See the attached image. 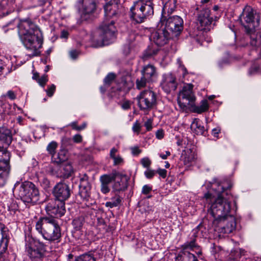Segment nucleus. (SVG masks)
I'll use <instances>...</instances> for the list:
<instances>
[{
  "label": "nucleus",
  "mask_w": 261,
  "mask_h": 261,
  "mask_svg": "<svg viewBox=\"0 0 261 261\" xmlns=\"http://www.w3.org/2000/svg\"><path fill=\"white\" fill-rule=\"evenodd\" d=\"M205 186L207 189H212L214 192L213 193L209 191L204 196L205 200L204 206L207 208L208 214L214 218L213 224L225 222L230 212L232 195L217 178L206 183Z\"/></svg>",
  "instance_id": "obj_1"
},
{
  "label": "nucleus",
  "mask_w": 261,
  "mask_h": 261,
  "mask_svg": "<svg viewBox=\"0 0 261 261\" xmlns=\"http://www.w3.org/2000/svg\"><path fill=\"white\" fill-rule=\"evenodd\" d=\"M45 210L50 217H40L36 223L35 229L48 243H59L61 238V228L54 217L60 218L65 214L64 203L51 200L46 205Z\"/></svg>",
  "instance_id": "obj_2"
},
{
  "label": "nucleus",
  "mask_w": 261,
  "mask_h": 261,
  "mask_svg": "<svg viewBox=\"0 0 261 261\" xmlns=\"http://www.w3.org/2000/svg\"><path fill=\"white\" fill-rule=\"evenodd\" d=\"M118 0H110L104 6L105 19L100 25L93 37L96 47L108 45L113 42L116 38L115 21L110 18L117 15Z\"/></svg>",
  "instance_id": "obj_3"
},
{
  "label": "nucleus",
  "mask_w": 261,
  "mask_h": 261,
  "mask_svg": "<svg viewBox=\"0 0 261 261\" xmlns=\"http://www.w3.org/2000/svg\"><path fill=\"white\" fill-rule=\"evenodd\" d=\"M20 39L27 50L28 56L33 58L40 56L39 49L42 47L43 39L39 28L30 19L20 21L18 25Z\"/></svg>",
  "instance_id": "obj_4"
},
{
  "label": "nucleus",
  "mask_w": 261,
  "mask_h": 261,
  "mask_svg": "<svg viewBox=\"0 0 261 261\" xmlns=\"http://www.w3.org/2000/svg\"><path fill=\"white\" fill-rule=\"evenodd\" d=\"M254 14V10L250 6H246L240 16L245 29V34L240 41L241 46L248 47L252 51H256L259 47L261 44V35L255 31L254 27L250 28L248 25H245L243 20L247 24L252 23Z\"/></svg>",
  "instance_id": "obj_5"
},
{
  "label": "nucleus",
  "mask_w": 261,
  "mask_h": 261,
  "mask_svg": "<svg viewBox=\"0 0 261 261\" xmlns=\"http://www.w3.org/2000/svg\"><path fill=\"white\" fill-rule=\"evenodd\" d=\"M14 192L26 204H34L39 199V192L35 185L31 181L17 182L14 187Z\"/></svg>",
  "instance_id": "obj_6"
},
{
  "label": "nucleus",
  "mask_w": 261,
  "mask_h": 261,
  "mask_svg": "<svg viewBox=\"0 0 261 261\" xmlns=\"http://www.w3.org/2000/svg\"><path fill=\"white\" fill-rule=\"evenodd\" d=\"M130 18L138 23L153 15V4L150 0H138L130 8Z\"/></svg>",
  "instance_id": "obj_7"
},
{
  "label": "nucleus",
  "mask_w": 261,
  "mask_h": 261,
  "mask_svg": "<svg viewBox=\"0 0 261 261\" xmlns=\"http://www.w3.org/2000/svg\"><path fill=\"white\" fill-rule=\"evenodd\" d=\"M47 245L30 236L25 238V251L33 261H40L46 255Z\"/></svg>",
  "instance_id": "obj_8"
},
{
  "label": "nucleus",
  "mask_w": 261,
  "mask_h": 261,
  "mask_svg": "<svg viewBox=\"0 0 261 261\" xmlns=\"http://www.w3.org/2000/svg\"><path fill=\"white\" fill-rule=\"evenodd\" d=\"M164 28L173 36H178L184 29V20L181 17L177 15L172 16L161 17L158 27Z\"/></svg>",
  "instance_id": "obj_9"
},
{
  "label": "nucleus",
  "mask_w": 261,
  "mask_h": 261,
  "mask_svg": "<svg viewBox=\"0 0 261 261\" xmlns=\"http://www.w3.org/2000/svg\"><path fill=\"white\" fill-rule=\"evenodd\" d=\"M74 7L83 20H87L95 12L96 0H77Z\"/></svg>",
  "instance_id": "obj_10"
},
{
  "label": "nucleus",
  "mask_w": 261,
  "mask_h": 261,
  "mask_svg": "<svg viewBox=\"0 0 261 261\" xmlns=\"http://www.w3.org/2000/svg\"><path fill=\"white\" fill-rule=\"evenodd\" d=\"M137 99L138 106L141 110H150L156 105V94L150 89L145 90L137 96Z\"/></svg>",
  "instance_id": "obj_11"
},
{
  "label": "nucleus",
  "mask_w": 261,
  "mask_h": 261,
  "mask_svg": "<svg viewBox=\"0 0 261 261\" xmlns=\"http://www.w3.org/2000/svg\"><path fill=\"white\" fill-rule=\"evenodd\" d=\"M193 85L192 84H188L185 85L182 91L179 93L177 99V102L179 107L185 110L188 106H190L191 103L195 100V96L193 92Z\"/></svg>",
  "instance_id": "obj_12"
},
{
  "label": "nucleus",
  "mask_w": 261,
  "mask_h": 261,
  "mask_svg": "<svg viewBox=\"0 0 261 261\" xmlns=\"http://www.w3.org/2000/svg\"><path fill=\"white\" fill-rule=\"evenodd\" d=\"M213 17L210 16L209 9H204L200 11L198 16L197 25L198 29L200 31H210L212 28Z\"/></svg>",
  "instance_id": "obj_13"
},
{
  "label": "nucleus",
  "mask_w": 261,
  "mask_h": 261,
  "mask_svg": "<svg viewBox=\"0 0 261 261\" xmlns=\"http://www.w3.org/2000/svg\"><path fill=\"white\" fill-rule=\"evenodd\" d=\"M174 37L164 27L151 34L150 39L158 46H163Z\"/></svg>",
  "instance_id": "obj_14"
},
{
  "label": "nucleus",
  "mask_w": 261,
  "mask_h": 261,
  "mask_svg": "<svg viewBox=\"0 0 261 261\" xmlns=\"http://www.w3.org/2000/svg\"><path fill=\"white\" fill-rule=\"evenodd\" d=\"M53 194L56 200L64 202L70 196V189L69 186L64 182H59L54 187Z\"/></svg>",
  "instance_id": "obj_15"
},
{
  "label": "nucleus",
  "mask_w": 261,
  "mask_h": 261,
  "mask_svg": "<svg viewBox=\"0 0 261 261\" xmlns=\"http://www.w3.org/2000/svg\"><path fill=\"white\" fill-rule=\"evenodd\" d=\"M162 89L166 93L175 91L177 88L175 76L171 73L164 74L160 83Z\"/></svg>",
  "instance_id": "obj_16"
},
{
  "label": "nucleus",
  "mask_w": 261,
  "mask_h": 261,
  "mask_svg": "<svg viewBox=\"0 0 261 261\" xmlns=\"http://www.w3.org/2000/svg\"><path fill=\"white\" fill-rule=\"evenodd\" d=\"M216 227H219L220 232L223 233H230L236 228V221L234 218L229 215L227 216L225 222L222 221L218 224H215Z\"/></svg>",
  "instance_id": "obj_17"
},
{
  "label": "nucleus",
  "mask_w": 261,
  "mask_h": 261,
  "mask_svg": "<svg viewBox=\"0 0 261 261\" xmlns=\"http://www.w3.org/2000/svg\"><path fill=\"white\" fill-rule=\"evenodd\" d=\"M11 153L7 150H0V172L10 173Z\"/></svg>",
  "instance_id": "obj_18"
},
{
  "label": "nucleus",
  "mask_w": 261,
  "mask_h": 261,
  "mask_svg": "<svg viewBox=\"0 0 261 261\" xmlns=\"http://www.w3.org/2000/svg\"><path fill=\"white\" fill-rule=\"evenodd\" d=\"M117 177V174H103L99 178L101 192L106 194L110 191V184Z\"/></svg>",
  "instance_id": "obj_19"
},
{
  "label": "nucleus",
  "mask_w": 261,
  "mask_h": 261,
  "mask_svg": "<svg viewBox=\"0 0 261 261\" xmlns=\"http://www.w3.org/2000/svg\"><path fill=\"white\" fill-rule=\"evenodd\" d=\"M117 176L119 177V180H116L113 184L112 193L123 191L127 189L128 186L127 177L126 175L117 173Z\"/></svg>",
  "instance_id": "obj_20"
},
{
  "label": "nucleus",
  "mask_w": 261,
  "mask_h": 261,
  "mask_svg": "<svg viewBox=\"0 0 261 261\" xmlns=\"http://www.w3.org/2000/svg\"><path fill=\"white\" fill-rule=\"evenodd\" d=\"M11 132H0V150H7L8 147L12 142Z\"/></svg>",
  "instance_id": "obj_21"
},
{
  "label": "nucleus",
  "mask_w": 261,
  "mask_h": 261,
  "mask_svg": "<svg viewBox=\"0 0 261 261\" xmlns=\"http://www.w3.org/2000/svg\"><path fill=\"white\" fill-rule=\"evenodd\" d=\"M2 238L0 241V247H2V250H7L9 240V230L4 224L1 223L0 226Z\"/></svg>",
  "instance_id": "obj_22"
},
{
  "label": "nucleus",
  "mask_w": 261,
  "mask_h": 261,
  "mask_svg": "<svg viewBox=\"0 0 261 261\" xmlns=\"http://www.w3.org/2000/svg\"><path fill=\"white\" fill-rule=\"evenodd\" d=\"M177 0H168L164 4L161 17L169 16L175 10L176 7Z\"/></svg>",
  "instance_id": "obj_23"
},
{
  "label": "nucleus",
  "mask_w": 261,
  "mask_h": 261,
  "mask_svg": "<svg viewBox=\"0 0 261 261\" xmlns=\"http://www.w3.org/2000/svg\"><path fill=\"white\" fill-rule=\"evenodd\" d=\"M181 158L185 165L190 166L195 162L196 159V154L192 149H188L184 151Z\"/></svg>",
  "instance_id": "obj_24"
},
{
  "label": "nucleus",
  "mask_w": 261,
  "mask_h": 261,
  "mask_svg": "<svg viewBox=\"0 0 261 261\" xmlns=\"http://www.w3.org/2000/svg\"><path fill=\"white\" fill-rule=\"evenodd\" d=\"M141 73L147 80L151 81L153 78L157 76L156 68L153 65L151 64H148L144 66L141 71Z\"/></svg>",
  "instance_id": "obj_25"
},
{
  "label": "nucleus",
  "mask_w": 261,
  "mask_h": 261,
  "mask_svg": "<svg viewBox=\"0 0 261 261\" xmlns=\"http://www.w3.org/2000/svg\"><path fill=\"white\" fill-rule=\"evenodd\" d=\"M190 108L192 112L201 114L207 111L209 108L208 101L206 99L201 101L199 106H196L194 102L191 103Z\"/></svg>",
  "instance_id": "obj_26"
},
{
  "label": "nucleus",
  "mask_w": 261,
  "mask_h": 261,
  "mask_svg": "<svg viewBox=\"0 0 261 261\" xmlns=\"http://www.w3.org/2000/svg\"><path fill=\"white\" fill-rule=\"evenodd\" d=\"M183 251L191 250L195 251L196 254L200 255L201 254V250L200 246L196 243L195 239H193L190 242H187L182 245Z\"/></svg>",
  "instance_id": "obj_27"
},
{
  "label": "nucleus",
  "mask_w": 261,
  "mask_h": 261,
  "mask_svg": "<svg viewBox=\"0 0 261 261\" xmlns=\"http://www.w3.org/2000/svg\"><path fill=\"white\" fill-rule=\"evenodd\" d=\"M176 261H198L195 255L187 251L180 252L176 258Z\"/></svg>",
  "instance_id": "obj_28"
},
{
  "label": "nucleus",
  "mask_w": 261,
  "mask_h": 261,
  "mask_svg": "<svg viewBox=\"0 0 261 261\" xmlns=\"http://www.w3.org/2000/svg\"><path fill=\"white\" fill-rule=\"evenodd\" d=\"M73 173V169L69 163L64 164L61 168L60 176L63 178H68Z\"/></svg>",
  "instance_id": "obj_29"
},
{
  "label": "nucleus",
  "mask_w": 261,
  "mask_h": 261,
  "mask_svg": "<svg viewBox=\"0 0 261 261\" xmlns=\"http://www.w3.org/2000/svg\"><path fill=\"white\" fill-rule=\"evenodd\" d=\"M122 201V198L120 195L115 194V196L112 197L109 201L105 203V206L107 207L113 208L118 206Z\"/></svg>",
  "instance_id": "obj_30"
},
{
  "label": "nucleus",
  "mask_w": 261,
  "mask_h": 261,
  "mask_svg": "<svg viewBox=\"0 0 261 261\" xmlns=\"http://www.w3.org/2000/svg\"><path fill=\"white\" fill-rule=\"evenodd\" d=\"M67 159L66 151L64 150H61L57 155H55L52 158L53 162L58 164H60L65 161Z\"/></svg>",
  "instance_id": "obj_31"
},
{
  "label": "nucleus",
  "mask_w": 261,
  "mask_h": 261,
  "mask_svg": "<svg viewBox=\"0 0 261 261\" xmlns=\"http://www.w3.org/2000/svg\"><path fill=\"white\" fill-rule=\"evenodd\" d=\"M79 188H91V185L89 182V177L87 174H80Z\"/></svg>",
  "instance_id": "obj_32"
},
{
  "label": "nucleus",
  "mask_w": 261,
  "mask_h": 261,
  "mask_svg": "<svg viewBox=\"0 0 261 261\" xmlns=\"http://www.w3.org/2000/svg\"><path fill=\"white\" fill-rule=\"evenodd\" d=\"M79 195L83 201H88L90 198L91 188H79Z\"/></svg>",
  "instance_id": "obj_33"
},
{
  "label": "nucleus",
  "mask_w": 261,
  "mask_h": 261,
  "mask_svg": "<svg viewBox=\"0 0 261 261\" xmlns=\"http://www.w3.org/2000/svg\"><path fill=\"white\" fill-rule=\"evenodd\" d=\"M177 62L178 65V72L180 75H182V79H180V80L184 82L186 80V76L188 74V71L185 66L182 65L180 59H177Z\"/></svg>",
  "instance_id": "obj_34"
},
{
  "label": "nucleus",
  "mask_w": 261,
  "mask_h": 261,
  "mask_svg": "<svg viewBox=\"0 0 261 261\" xmlns=\"http://www.w3.org/2000/svg\"><path fill=\"white\" fill-rule=\"evenodd\" d=\"M85 219L83 217H79L73 219L72 224L75 230H79L82 228Z\"/></svg>",
  "instance_id": "obj_35"
},
{
  "label": "nucleus",
  "mask_w": 261,
  "mask_h": 261,
  "mask_svg": "<svg viewBox=\"0 0 261 261\" xmlns=\"http://www.w3.org/2000/svg\"><path fill=\"white\" fill-rule=\"evenodd\" d=\"M58 147V144L56 142L53 141L50 142L46 147V150L52 158L55 155L56 151Z\"/></svg>",
  "instance_id": "obj_36"
},
{
  "label": "nucleus",
  "mask_w": 261,
  "mask_h": 261,
  "mask_svg": "<svg viewBox=\"0 0 261 261\" xmlns=\"http://www.w3.org/2000/svg\"><path fill=\"white\" fill-rule=\"evenodd\" d=\"M151 82L150 80H148L147 79L142 75L140 79H137L136 81V86L138 89H142L146 86L147 83Z\"/></svg>",
  "instance_id": "obj_37"
},
{
  "label": "nucleus",
  "mask_w": 261,
  "mask_h": 261,
  "mask_svg": "<svg viewBox=\"0 0 261 261\" xmlns=\"http://www.w3.org/2000/svg\"><path fill=\"white\" fill-rule=\"evenodd\" d=\"M10 173L0 172V187H4L8 180Z\"/></svg>",
  "instance_id": "obj_38"
},
{
  "label": "nucleus",
  "mask_w": 261,
  "mask_h": 261,
  "mask_svg": "<svg viewBox=\"0 0 261 261\" xmlns=\"http://www.w3.org/2000/svg\"><path fill=\"white\" fill-rule=\"evenodd\" d=\"M116 75L114 73H109L104 79L105 85L109 86L115 80Z\"/></svg>",
  "instance_id": "obj_39"
},
{
  "label": "nucleus",
  "mask_w": 261,
  "mask_h": 261,
  "mask_svg": "<svg viewBox=\"0 0 261 261\" xmlns=\"http://www.w3.org/2000/svg\"><path fill=\"white\" fill-rule=\"evenodd\" d=\"M191 128L192 130H196L197 129H199V130H203L204 127L201 126L200 122L195 120L192 123Z\"/></svg>",
  "instance_id": "obj_40"
},
{
  "label": "nucleus",
  "mask_w": 261,
  "mask_h": 261,
  "mask_svg": "<svg viewBox=\"0 0 261 261\" xmlns=\"http://www.w3.org/2000/svg\"><path fill=\"white\" fill-rule=\"evenodd\" d=\"M48 81V77L46 74H43L41 77H39L37 81L40 86L44 88L46 83Z\"/></svg>",
  "instance_id": "obj_41"
},
{
  "label": "nucleus",
  "mask_w": 261,
  "mask_h": 261,
  "mask_svg": "<svg viewBox=\"0 0 261 261\" xmlns=\"http://www.w3.org/2000/svg\"><path fill=\"white\" fill-rule=\"evenodd\" d=\"M71 126L72 127V129L76 130H80L86 128L87 123L86 122H84L81 125L77 126V123L76 122H74L71 124Z\"/></svg>",
  "instance_id": "obj_42"
},
{
  "label": "nucleus",
  "mask_w": 261,
  "mask_h": 261,
  "mask_svg": "<svg viewBox=\"0 0 261 261\" xmlns=\"http://www.w3.org/2000/svg\"><path fill=\"white\" fill-rule=\"evenodd\" d=\"M6 96H8L11 100H14L16 98V94L12 90H9L6 94L2 95L1 98L3 99Z\"/></svg>",
  "instance_id": "obj_43"
},
{
  "label": "nucleus",
  "mask_w": 261,
  "mask_h": 261,
  "mask_svg": "<svg viewBox=\"0 0 261 261\" xmlns=\"http://www.w3.org/2000/svg\"><path fill=\"white\" fill-rule=\"evenodd\" d=\"M140 163L143 167L148 168L150 167L151 161L148 158L146 157L142 159L140 161Z\"/></svg>",
  "instance_id": "obj_44"
},
{
  "label": "nucleus",
  "mask_w": 261,
  "mask_h": 261,
  "mask_svg": "<svg viewBox=\"0 0 261 261\" xmlns=\"http://www.w3.org/2000/svg\"><path fill=\"white\" fill-rule=\"evenodd\" d=\"M56 86L54 84H52L49 86L47 89L45 90L47 95L49 97H51L54 95L56 91Z\"/></svg>",
  "instance_id": "obj_45"
},
{
  "label": "nucleus",
  "mask_w": 261,
  "mask_h": 261,
  "mask_svg": "<svg viewBox=\"0 0 261 261\" xmlns=\"http://www.w3.org/2000/svg\"><path fill=\"white\" fill-rule=\"evenodd\" d=\"M155 173L156 171L151 169H147L144 172L145 176L148 179L152 178L154 176Z\"/></svg>",
  "instance_id": "obj_46"
},
{
  "label": "nucleus",
  "mask_w": 261,
  "mask_h": 261,
  "mask_svg": "<svg viewBox=\"0 0 261 261\" xmlns=\"http://www.w3.org/2000/svg\"><path fill=\"white\" fill-rule=\"evenodd\" d=\"M2 247H0V261H6L8 258L7 250H2Z\"/></svg>",
  "instance_id": "obj_47"
},
{
  "label": "nucleus",
  "mask_w": 261,
  "mask_h": 261,
  "mask_svg": "<svg viewBox=\"0 0 261 261\" xmlns=\"http://www.w3.org/2000/svg\"><path fill=\"white\" fill-rule=\"evenodd\" d=\"M184 137L185 136L183 135L182 133H180V132L179 134L175 136V138L177 140L176 144L178 146L182 145Z\"/></svg>",
  "instance_id": "obj_48"
},
{
  "label": "nucleus",
  "mask_w": 261,
  "mask_h": 261,
  "mask_svg": "<svg viewBox=\"0 0 261 261\" xmlns=\"http://www.w3.org/2000/svg\"><path fill=\"white\" fill-rule=\"evenodd\" d=\"M80 55V51L76 49H72L69 51L70 57L73 60L76 59Z\"/></svg>",
  "instance_id": "obj_49"
},
{
  "label": "nucleus",
  "mask_w": 261,
  "mask_h": 261,
  "mask_svg": "<svg viewBox=\"0 0 261 261\" xmlns=\"http://www.w3.org/2000/svg\"><path fill=\"white\" fill-rule=\"evenodd\" d=\"M144 125L147 130L151 129L152 128V120L150 118L147 119V120L144 122Z\"/></svg>",
  "instance_id": "obj_50"
},
{
  "label": "nucleus",
  "mask_w": 261,
  "mask_h": 261,
  "mask_svg": "<svg viewBox=\"0 0 261 261\" xmlns=\"http://www.w3.org/2000/svg\"><path fill=\"white\" fill-rule=\"evenodd\" d=\"M167 171L164 169L159 168L156 170V173L159 174V175L163 178H166L167 176Z\"/></svg>",
  "instance_id": "obj_51"
},
{
  "label": "nucleus",
  "mask_w": 261,
  "mask_h": 261,
  "mask_svg": "<svg viewBox=\"0 0 261 261\" xmlns=\"http://www.w3.org/2000/svg\"><path fill=\"white\" fill-rule=\"evenodd\" d=\"M158 51V49H153L152 50L150 48H148L146 53L144 54V57H148L152 55H154L157 54Z\"/></svg>",
  "instance_id": "obj_52"
},
{
  "label": "nucleus",
  "mask_w": 261,
  "mask_h": 261,
  "mask_svg": "<svg viewBox=\"0 0 261 261\" xmlns=\"http://www.w3.org/2000/svg\"><path fill=\"white\" fill-rule=\"evenodd\" d=\"M131 105L132 103L130 101L124 100L121 105V107L123 110H128L130 108Z\"/></svg>",
  "instance_id": "obj_53"
},
{
  "label": "nucleus",
  "mask_w": 261,
  "mask_h": 261,
  "mask_svg": "<svg viewBox=\"0 0 261 261\" xmlns=\"http://www.w3.org/2000/svg\"><path fill=\"white\" fill-rule=\"evenodd\" d=\"M130 150L133 155H138L141 152V150L137 146L131 147Z\"/></svg>",
  "instance_id": "obj_54"
},
{
  "label": "nucleus",
  "mask_w": 261,
  "mask_h": 261,
  "mask_svg": "<svg viewBox=\"0 0 261 261\" xmlns=\"http://www.w3.org/2000/svg\"><path fill=\"white\" fill-rule=\"evenodd\" d=\"M152 190V188L151 187L146 185H144L142 190V193L143 194L146 195L148 194Z\"/></svg>",
  "instance_id": "obj_55"
},
{
  "label": "nucleus",
  "mask_w": 261,
  "mask_h": 261,
  "mask_svg": "<svg viewBox=\"0 0 261 261\" xmlns=\"http://www.w3.org/2000/svg\"><path fill=\"white\" fill-rule=\"evenodd\" d=\"M113 159L115 165L121 164L123 162V159L119 155L116 156Z\"/></svg>",
  "instance_id": "obj_56"
},
{
  "label": "nucleus",
  "mask_w": 261,
  "mask_h": 261,
  "mask_svg": "<svg viewBox=\"0 0 261 261\" xmlns=\"http://www.w3.org/2000/svg\"><path fill=\"white\" fill-rule=\"evenodd\" d=\"M71 141V139L68 138H64L62 140V145L64 147H67L69 144L70 142Z\"/></svg>",
  "instance_id": "obj_57"
},
{
  "label": "nucleus",
  "mask_w": 261,
  "mask_h": 261,
  "mask_svg": "<svg viewBox=\"0 0 261 261\" xmlns=\"http://www.w3.org/2000/svg\"><path fill=\"white\" fill-rule=\"evenodd\" d=\"M5 67L6 65L0 59V76L3 74Z\"/></svg>",
  "instance_id": "obj_58"
},
{
  "label": "nucleus",
  "mask_w": 261,
  "mask_h": 261,
  "mask_svg": "<svg viewBox=\"0 0 261 261\" xmlns=\"http://www.w3.org/2000/svg\"><path fill=\"white\" fill-rule=\"evenodd\" d=\"M73 140L75 143H80L82 140V137L80 135L77 134L73 137Z\"/></svg>",
  "instance_id": "obj_59"
},
{
  "label": "nucleus",
  "mask_w": 261,
  "mask_h": 261,
  "mask_svg": "<svg viewBox=\"0 0 261 261\" xmlns=\"http://www.w3.org/2000/svg\"><path fill=\"white\" fill-rule=\"evenodd\" d=\"M132 129L133 130H139L140 129H141V125L138 121H137L134 123Z\"/></svg>",
  "instance_id": "obj_60"
},
{
  "label": "nucleus",
  "mask_w": 261,
  "mask_h": 261,
  "mask_svg": "<svg viewBox=\"0 0 261 261\" xmlns=\"http://www.w3.org/2000/svg\"><path fill=\"white\" fill-rule=\"evenodd\" d=\"M130 53V48L129 45H126L124 47L123 53L125 55H128Z\"/></svg>",
  "instance_id": "obj_61"
},
{
  "label": "nucleus",
  "mask_w": 261,
  "mask_h": 261,
  "mask_svg": "<svg viewBox=\"0 0 261 261\" xmlns=\"http://www.w3.org/2000/svg\"><path fill=\"white\" fill-rule=\"evenodd\" d=\"M258 68L256 66H252L249 70V74L251 75L253 73H254L255 72H256L258 71Z\"/></svg>",
  "instance_id": "obj_62"
},
{
  "label": "nucleus",
  "mask_w": 261,
  "mask_h": 261,
  "mask_svg": "<svg viewBox=\"0 0 261 261\" xmlns=\"http://www.w3.org/2000/svg\"><path fill=\"white\" fill-rule=\"evenodd\" d=\"M117 152V149H116L115 148H112L110 151V157L112 159H113L114 157H115L116 155V152Z\"/></svg>",
  "instance_id": "obj_63"
},
{
  "label": "nucleus",
  "mask_w": 261,
  "mask_h": 261,
  "mask_svg": "<svg viewBox=\"0 0 261 261\" xmlns=\"http://www.w3.org/2000/svg\"><path fill=\"white\" fill-rule=\"evenodd\" d=\"M68 32L65 30H63L61 32V38L67 39L68 37Z\"/></svg>",
  "instance_id": "obj_64"
}]
</instances>
